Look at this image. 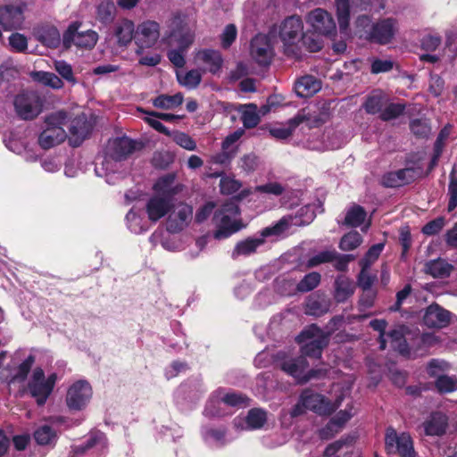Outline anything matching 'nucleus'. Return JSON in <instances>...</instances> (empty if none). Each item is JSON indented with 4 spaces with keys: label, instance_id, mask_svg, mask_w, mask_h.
Instances as JSON below:
<instances>
[{
    "label": "nucleus",
    "instance_id": "f257e3e1",
    "mask_svg": "<svg viewBox=\"0 0 457 457\" xmlns=\"http://www.w3.org/2000/svg\"><path fill=\"white\" fill-rule=\"evenodd\" d=\"M173 184L174 176L172 175L162 177L154 184L155 194L147 200L145 204L149 220L156 222L171 210V196L176 193Z\"/></svg>",
    "mask_w": 457,
    "mask_h": 457
},
{
    "label": "nucleus",
    "instance_id": "f03ea898",
    "mask_svg": "<svg viewBox=\"0 0 457 457\" xmlns=\"http://www.w3.org/2000/svg\"><path fill=\"white\" fill-rule=\"evenodd\" d=\"M195 39L194 31L180 19L175 17L171 22V31L168 37L163 38L170 46H178L179 49H172L168 53V58L176 67L181 68L185 65L184 54L193 44Z\"/></svg>",
    "mask_w": 457,
    "mask_h": 457
},
{
    "label": "nucleus",
    "instance_id": "7ed1b4c3",
    "mask_svg": "<svg viewBox=\"0 0 457 457\" xmlns=\"http://www.w3.org/2000/svg\"><path fill=\"white\" fill-rule=\"evenodd\" d=\"M109 155L104 157L101 164H96L95 171L99 177H106V182L112 184L113 173L120 166V162L131 154L135 149V142L129 137L116 138L110 143Z\"/></svg>",
    "mask_w": 457,
    "mask_h": 457
},
{
    "label": "nucleus",
    "instance_id": "20e7f679",
    "mask_svg": "<svg viewBox=\"0 0 457 457\" xmlns=\"http://www.w3.org/2000/svg\"><path fill=\"white\" fill-rule=\"evenodd\" d=\"M385 4L381 1L375 0H335L336 15L342 33H346L350 25L351 11L353 12L362 11L378 12L384 9Z\"/></svg>",
    "mask_w": 457,
    "mask_h": 457
},
{
    "label": "nucleus",
    "instance_id": "39448f33",
    "mask_svg": "<svg viewBox=\"0 0 457 457\" xmlns=\"http://www.w3.org/2000/svg\"><path fill=\"white\" fill-rule=\"evenodd\" d=\"M67 122V115L64 112H56L46 118V127L38 137L39 145L45 148H51L66 138L63 126Z\"/></svg>",
    "mask_w": 457,
    "mask_h": 457
},
{
    "label": "nucleus",
    "instance_id": "423d86ee",
    "mask_svg": "<svg viewBox=\"0 0 457 457\" xmlns=\"http://www.w3.org/2000/svg\"><path fill=\"white\" fill-rule=\"evenodd\" d=\"M278 34L283 42L285 53L287 55H296V44L300 42L303 35V21L298 16H290L284 20L278 29L271 34Z\"/></svg>",
    "mask_w": 457,
    "mask_h": 457
},
{
    "label": "nucleus",
    "instance_id": "0eeeda50",
    "mask_svg": "<svg viewBox=\"0 0 457 457\" xmlns=\"http://www.w3.org/2000/svg\"><path fill=\"white\" fill-rule=\"evenodd\" d=\"M239 209L234 202L226 203L218 212L215 213L214 221L217 227L213 234L215 239L220 240L237 232L241 227L237 220Z\"/></svg>",
    "mask_w": 457,
    "mask_h": 457
},
{
    "label": "nucleus",
    "instance_id": "6e6552de",
    "mask_svg": "<svg viewBox=\"0 0 457 457\" xmlns=\"http://www.w3.org/2000/svg\"><path fill=\"white\" fill-rule=\"evenodd\" d=\"M277 364L279 368L295 379L297 383H304L316 377L315 370L306 371L308 363L303 356L292 357L286 352L277 353Z\"/></svg>",
    "mask_w": 457,
    "mask_h": 457
},
{
    "label": "nucleus",
    "instance_id": "1a4fd4ad",
    "mask_svg": "<svg viewBox=\"0 0 457 457\" xmlns=\"http://www.w3.org/2000/svg\"><path fill=\"white\" fill-rule=\"evenodd\" d=\"M57 380L55 373L46 377L41 368H36L28 383V390L38 405H43L52 394Z\"/></svg>",
    "mask_w": 457,
    "mask_h": 457
},
{
    "label": "nucleus",
    "instance_id": "9d476101",
    "mask_svg": "<svg viewBox=\"0 0 457 457\" xmlns=\"http://www.w3.org/2000/svg\"><path fill=\"white\" fill-rule=\"evenodd\" d=\"M296 340L301 345V350L304 355L315 358L320 357L322 349L328 342V335L315 325H311L303 330Z\"/></svg>",
    "mask_w": 457,
    "mask_h": 457
},
{
    "label": "nucleus",
    "instance_id": "9b49d317",
    "mask_svg": "<svg viewBox=\"0 0 457 457\" xmlns=\"http://www.w3.org/2000/svg\"><path fill=\"white\" fill-rule=\"evenodd\" d=\"M281 224H275L272 227L263 228L261 233L254 237H246L237 242L231 253V257L237 259L240 256H249L255 253L259 248L264 245L265 238L270 236H279L278 228Z\"/></svg>",
    "mask_w": 457,
    "mask_h": 457
},
{
    "label": "nucleus",
    "instance_id": "f8f14e48",
    "mask_svg": "<svg viewBox=\"0 0 457 457\" xmlns=\"http://www.w3.org/2000/svg\"><path fill=\"white\" fill-rule=\"evenodd\" d=\"M335 408L336 406L330 401L326 400L323 395L311 390H305L301 395L300 402L293 408L291 415L293 417L298 416L303 411V409H309L318 414L325 415L331 413Z\"/></svg>",
    "mask_w": 457,
    "mask_h": 457
},
{
    "label": "nucleus",
    "instance_id": "ddd939ff",
    "mask_svg": "<svg viewBox=\"0 0 457 457\" xmlns=\"http://www.w3.org/2000/svg\"><path fill=\"white\" fill-rule=\"evenodd\" d=\"M386 449L389 453H397L400 457H415L413 442L408 433L398 434L395 429H386L385 436Z\"/></svg>",
    "mask_w": 457,
    "mask_h": 457
},
{
    "label": "nucleus",
    "instance_id": "4468645a",
    "mask_svg": "<svg viewBox=\"0 0 457 457\" xmlns=\"http://www.w3.org/2000/svg\"><path fill=\"white\" fill-rule=\"evenodd\" d=\"M30 0H11V4L0 8V24L6 29L21 27L24 20L23 11Z\"/></svg>",
    "mask_w": 457,
    "mask_h": 457
},
{
    "label": "nucleus",
    "instance_id": "2eb2a0df",
    "mask_svg": "<svg viewBox=\"0 0 457 457\" xmlns=\"http://www.w3.org/2000/svg\"><path fill=\"white\" fill-rule=\"evenodd\" d=\"M98 40V35L96 31L88 29L79 31V25L72 23L69 26L63 34L62 41L65 47H71L72 45L79 48L91 49Z\"/></svg>",
    "mask_w": 457,
    "mask_h": 457
},
{
    "label": "nucleus",
    "instance_id": "dca6fc26",
    "mask_svg": "<svg viewBox=\"0 0 457 457\" xmlns=\"http://www.w3.org/2000/svg\"><path fill=\"white\" fill-rule=\"evenodd\" d=\"M14 106L21 118L31 120L41 112L42 102L36 92H25L16 96Z\"/></svg>",
    "mask_w": 457,
    "mask_h": 457
},
{
    "label": "nucleus",
    "instance_id": "f3484780",
    "mask_svg": "<svg viewBox=\"0 0 457 457\" xmlns=\"http://www.w3.org/2000/svg\"><path fill=\"white\" fill-rule=\"evenodd\" d=\"M92 397V388L85 380L73 383L68 389L66 403L69 409L80 411L84 409Z\"/></svg>",
    "mask_w": 457,
    "mask_h": 457
},
{
    "label": "nucleus",
    "instance_id": "a211bd4d",
    "mask_svg": "<svg viewBox=\"0 0 457 457\" xmlns=\"http://www.w3.org/2000/svg\"><path fill=\"white\" fill-rule=\"evenodd\" d=\"M160 37V26L156 21H145L140 23L135 34V42L137 46V54H142L144 48H150L155 45Z\"/></svg>",
    "mask_w": 457,
    "mask_h": 457
},
{
    "label": "nucleus",
    "instance_id": "6ab92c4d",
    "mask_svg": "<svg viewBox=\"0 0 457 457\" xmlns=\"http://www.w3.org/2000/svg\"><path fill=\"white\" fill-rule=\"evenodd\" d=\"M306 21L313 31L320 35L332 36L336 33V22L332 15L324 9L316 8L310 12L306 17Z\"/></svg>",
    "mask_w": 457,
    "mask_h": 457
},
{
    "label": "nucleus",
    "instance_id": "aec40b11",
    "mask_svg": "<svg viewBox=\"0 0 457 457\" xmlns=\"http://www.w3.org/2000/svg\"><path fill=\"white\" fill-rule=\"evenodd\" d=\"M399 30L398 21L395 18H384L373 24L370 38L380 45L389 44Z\"/></svg>",
    "mask_w": 457,
    "mask_h": 457
},
{
    "label": "nucleus",
    "instance_id": "412c9836",
    "mask_svg": "<svg viewBox=\"0 0 457 457\" xmlns=\"http://www.w3.org/2000/svg\"><path fill=\"white\" fill-rule=\"evenodd\" d=\"M217 400L212 399L205 408V414L207 416H219L221 413L219 411L214 410L215 405L217 404L219 409H220L221 405H228V406H236V407H244L248 405V398L241 394H237L234 392H217L216 395Z\"/></svg>",
    "mask_w": 457,
    "mask_h": 457
},
{
    "label": "nucleus",
    "instance_id": "4be33fe9",
    "mask_svg": "<svg viewBox=\"0 0 457 457\" xmlns=\"http://www.w3.org/2000/svg\"><path fill=\"white\" fill-rule=\"evenodd\" d=\"M193 209L186 204H179L173 206L167 220V228L170 232L182 230L192 220Z\"/></svg>",
    "mask_w": 457,
    "mask_h": 457
},
{
    "label": "nucleus",
    "instance_id": "5701e85b",
    "mask_svg": "<svg viewBox=\"0 0 457 457\" xmlns=\"http://www.w3.org/2000/svg\"><path fill=\"white\" fill-rule=\"evenodd\" d=\"M316 214L312 205H304L301 207L295 216L288 215L283 217L276 224H281L278 233L281 235L288 228L292 226H304L310 224L315 218Z\"/></svg>",
    "mask_w": 457,
    "mask_h": 457
},
{
    "label": "nucleus",
    "instance_id": "b1692460",
    "mask_svg": "<svg viewBox=\"0 0 457 457\" xmlns=\"http://www.w3.org/2000/svg\"><path fill=\"white\" fill-rule=\"evenodd\" d=\"M411 331L403 325H399L386 333V344L389 343L390 346L399 352L401 354L409 353L408 341L412 339Z\"/></svg>",
    "mask_w": 457,
    "mask_h": 457
},
{
    "label": "nucleus",
    "instance_id": "393cba45",
    "mask_svg": "<svg viewBox=\"0 0 457 457\" xmlns=\"http://www.w3.org/2000/svg\"><path fill=\"white\" fill-rule=\"evenodd\" d=\"M420 175V168H405L397 171L386 173L382 177L381 182L386 187H396L413 181Z\"/></svg>",
    "mask_w": 457,
    "mask_h": 457
},
{
    "label": "nucleus",
    "instance_id": "a878e982",
    "mask_svg": "<svg viewBox=\"0 0 457 457\" xmlns=\"http://www.w3.org/2000/svg\"><path fill=\"white\" fill-rule=\"evenodd\" d=\"M450 320L451 312L436 303L427 307L423 315V322L428 328H445L449 324Z\"/></svg>",
    "mask_w": 457,
    "mask_h": 457
},
{
    "label": "nucleus",
    "instance_id": "bb28decb",
    "mask_svg": "<svg viewBox=\"0 0 457 457\" xmlns=\"http://www.w3.org/2000/svg\"><path fill=\"white\" fill-rule=\"evenodd\" d=\"M270 39L265 35H257L251 43V55L261 65H267L272 58Z\"/></svg>",
    "mask_w": 457,
    "mask_h": 457
},
{
    "label": "nucleus",
    "instance_id": "cd10ccee",
    "mask_svg": "<svg viewBox=\"0 0 457 457\" xmlns=\"http://www.w3.org/2000/svg\"><path fill=\"white\" fill-rule=\"evenodd\" d=\"M267 421V413L262 409L254 408L248 411L247 416L243 418H236L234 425L237 429L254 430L260 429Z\"/></svg>",
    "mask_w": 457,
    "mask_h": 457
},
{
    "label": "nucleus",
    "instance_id": "c85d7f7f",
    "mask_svg": "<svg viewBox=\"0 0 457 457\" xmlns=\"http://www.w3.org/2000/svg\"><path fill=\"white\" fill-rule=\"evenodd\" d=\"M195 61L198 65L212 73H216L221 68L223 59L219 51L213 49H202L195 53Z\"/></svg>",
    "mask_w": 457,
    "mask_h": 457
},
{
    "label": "nucleus",
    "instance_id": "c756f323",
    "mask_svg": "<svg viewBox=\"0 0 457 457\" xmlns=\"http://www.w3.org/2000/svg\"><path fill=\"white\" fill-rule=\"evenodd\" d=\"M135 24L129 19H121L113 26V35L119 46H128L133 38L135 39Z\"/></svg>",
    "mask_w": 457,
    "mask_h": 457
},
{
    "label": "nucleus",
    "instance_id": "7c9ffc66",
    "mask_svg": "<svg viewBox=\"0 0 457 457\" xmlns=\"http://www.w3.org/2000/svg\"><path fill=\"white\" fill-rule=\"evenodd\" d=\"M447 424V416L443 412L436 411L423 422V428L428 436H440L445 432Z\"/></svg>",
    "mask_w": 457,
    "mask_h": 457
},
{
    "label": "nucleus",
    "instance_id": "2f4dec72",
    "mask_svg": "<svg viewBox=\"0 0 457 457\" xmlns=\"http://www.w3.org/2000/svg\"><path fill=\"white\" fill-rule=\"evenodd\" d=\"M320 81L311 75L302 77L295 85V93L300 97H310L320 91Z\"/></svg>",
    "mask_w": 457,
    "mask_h": 457
},
{
    "label": "nucleus",
    "instance_id": "473e14b6",
    "mask_svg": "<svg viewBox=\"0 0 457 457\" xmlns=\"http://www.w3.org/2000/svg\"><path fill=\"white\" fill-rule=\"evenodd\" d=\"M352 416L353 413L351 411L345 410L339 411L337 416L330 420L327 427L320 431V436L322 438H328L335 433H337L342 426L346 423Z\"/></svg>",
    "mask_w": 457,
    "mask_h": 457
},
{
    "label": "nucleus",
    "instance_id": "72a5a7b5",
    "mask_svg": "<svg viewBox=\"0 0 457 457\" xmlns=\"http://www.w3.org/2000/svg\"><path fill=\"white\" fill-rule=\"evenodd\" d=\"M37 38L48 47H57L61 43V35L53 26L42 27L36 33Z\"/></svg>",
    "mask_w": 457,
    "mask_h": 457
},
{
    "label": "nucleus",
    "instance_id": "f704fd0d",
    "mask_svg": "<svg viewBox=\"0 0 457 457\" xmlns=\"http://www.w3.org/2000/svg\"><path fill=\"white\" fill-rule=\"evenodd\" d=\"M304 120L303 114H298L291 119L287 124L271 128L270 134L278 139H286L291 136L293 130Z\"/></svg>",
    "mask_w": 457,
    "mask_h": 457
},
{
    "label": "nucleus",
    "instance_id": "c9c22d12",
    "mask_svg": "<svg viewBox=\"0 0 457 457\" xmlns=\"http://www.w3.org/2000/svg\"><path fill=\"white\" fill-rule=\"evenodd\" d=\"M453 270V266L442 259L433 260L426 263L425 271L434 278H447Z\"/></svg>",
    "mask_w": 457,
    "mask_h": 457
},
{
    "label": "nucleus",
    "instance_id": "e433bc0d",
    "mask_svg": "<svg viewBox=\"0 0 457 457\" xmlns=\"http://www.w3.org/2000/svg\"><path fill=\"white\" fill-rule=\"evenodd\" d=\"M335 284V298L337 299V302H345L354 292L355 286L353 282L345 276H339L336 279Z\"/></svg>",
    "mask_w": 457,
    "mask_h": 457
},
{
    "label": "nucleus",
    "instance_id": "4c0bfd02",
    "mask_svg": "<svg viewBox=\"0 0 457 457\" xmlns=\"http://www.w3.org/2000/svg\"><path fill=\"white\" fill-rule=\"evenodd\" d=\"M239 112H241V120L245 128H254L260 122L261 116L256 104H249L242 105Z\"/></svg>",
    "mask_w": 457,
    "mask_h": 457
},
{
    "label": "nucleus",
    "instance_id": "58836bf2",
    "mask_svg": "<svg viewBox=\"0 0 457 457\" xmlns=\"http://www.w3.org/2000/svg\"><path fill=\"white\" fill-rule=\"evenodd\" d=\"M366 218L367 213L365 210L360 205H353L347 210L343 224L356 228L364 223Z\"/></svg>",
    "mask_w": 457,
    "mask_h": 457
},
{
    "label": "nucleus",
    "instance_id": "ea45409f",
    "mask_svg": "<svg viewBox=\"0 0 457 457\" xmlns=\"http://www.w3.org/2000/svg\"><path fill=\"white\" fill-rule=\"evenodd\" d=\"M90 131V124L87 121L84 115L76 117L71 124L70 132L75 140L81 142L88 135Z\"/></svg>",
    "mask_w": 457,
    "mask_h": 457
},
{
    "label": "nucleus",
    "instance_id": "a19ab883",
    "mask_svg": "<svg viewBox=\"0 0 457 457\" xmlns=\"http://www.w3.org/2000/svg\"><path fill=\"white\" fill-rule=\"evenodd\" d=\"M126 221L128 228L134 234H141L148 229L147 221L134 210L127 213Z\"/></svg>",
    "mask_w": 457,
    "mask_h": 457
},
{
    "label": "nucleus",
    "instance_id": "79ce46f5",
    "mask_svg": "<svg viewBox=\"0 0 457 457\" xmlns=\"http://www.w3.org/2000/svg\"><path fill=\"white\" fill-rule=\"evenodd\" d=\"M32 78L34 80L54 89H61L63 87L62 80L57 75L52 72L37 71L32 74Z\"/></svg>",
    "mask_w": 457,
    "mask_h": 457
},
{
    "label": "nucleus",
    "instance_id": "37998d69",
    "mask_svg": "<svg viewBox=\"0 0 457 457\" xmlns=\"http://www.w3.org/2000/svg\"><path fill=\"white\" fill-rule=\"evenodd\" d=\"M363 242V238L357 231H350L344 235L339 242L342 251L349 252L358 248Z\"/></svg>",
    "mask_w": 457,
    "mask_h": 457
},
{
    "label": "nucleus",
    "instance_id": "c03bdc74",
    "mask_svg": "<svg viewBox=\"0 0 457 457\" xmlns=\"http://www.w3.org/2000/svg\"><path fill=\"white\" fill-rule=\"evenodd\" d=\"M183 102V96L181 94H176L174 96L162 95L153 101V104L161 109H173L180 105Z\"/></svg>",
    "mask_w": 457,
    "mask_h": 457
},
{
    "label": "nucleus",
    "instance_id": "a18cd8bd",
    "mask_svg": "<svg viewBox=\"0 0 457 457\" xmlns=\"http://www.w3.org/2000/svg\"><path fill=\"white\" fill-rule=\"evenodd\" d=\"M116 14V6L112 1H104L97 7V19L103 23H110Z\"/></svg>",
    "mask_w": 457,
    "mask_h": 457
},
{
    "label": "nucleus",
    "instance_id": "49530a36",
    "mask_svg": "<svg viewBox=\"0 0 457 457\" xmlns=\"http://www.w3.org/2000/svg\"><path fill=\"white\" fill-rule=\"evenodd\" d=\"M35 440L38 445H46L53 444L56 439V434L51 427L41 426L34 433Z\"/></svg>",
    "mask_w": 457,
    "mask_h": 457
},
{
    "label": "nucleus",
    "instance_id": "de8ad7c7",
    "mask_svg": "<svg viewBox=\"0 0 457 457\" xmlns=\"http://www.w3.org/2000/svg\"><path fill=\"white\" fill-rule=\"evenodd\" d=\"M54 68L58 74L65 79L68 83L74 86L77 84V79L74 76L73 70L71 64L65 61L60 60L54 62Z\"/></svg>",
    "mask_w": 457,
    "mask_h": 457
},
{
    "label": "nucleus",
    "instance_id": "09e8293b",
    "mask_svg": "<svg viewBox=\"0 0 457 457\" xmlns=\"http://www.w3.org/2000/svg\"><path fill=\"white\" fill-rule=\"evenodd\" d=\"M178 79L181 85L188 88L196 87L202 79V74L198 70H191L184 75L177 73Z\"/></svg>",
    "mask_w": 457,
    "mask_h": 457
},
{
    "label": "nucleus",
    "instance_id": "8fccbe9b",
    "mask_svg": "<svg viewBox=\"0 0 457 457\" xmlns=\"http://www.w3.org/2000/svg\"><path fill=\"white\" fill-rule=\"evenodd\" d=\"M384 246L385 245L383 243L372 245L360 262L361 268L369 269L379 257L384 249Z\"/></svg>",
    "mask_w": 457,
    "mask_h": 457
},
{
    "label": "nucleus",
    "instance_id": "3c124183",
    "mask_svg": "<svg viewBox=\"0 0 457 457\" xmlns=\"http://www.w3.org/2000/svg\"><path fill=\"white\" fill-rule=\"evenodd\" d=\"M320 282V275L318 272H311L296 285L299 292H309L314 289Z\"/></svg>",
    "mask_w": 457,
    "mask_h": 457
},
{
    "label": "nucleus",
    "instance_id": "603ef678",
    "mask_svg": "<svg viewBox=\"0 0 457 457\" xmlns=\"http://www.w3.org/2000/svg\"><path fill=\"white\" fill-rule=\"evenodd\" d=\"M384 104V96L383 94L380 92H377L372 94L369 98L367 99L366 103L364 104V108L367 112L369 113H378L382 110V106Z\"/></svg>",
    "mask_w": 457,
    "mask_h": 457
},
{
    "label": "nucleus",
    "instance_id": "864d4df0",
    "mask_svg": "<svg viewBox=\"0 0 457 457\" xmlns=\"http://www.w3.org/2000/svg\"><path fill=\"white\" fill-rule=\"evenodd\" d=\"M436 386L440 393H451L457 390V378L450 376H439Z\"/></svg>",
    "mask_w": 457,
    "mask_h": 457
},
{
    "label": "nucleus",
    "instance_id": "5fc2aeb1",
    "mask_svg": "<svg viewBox=\"0 0 457 457\" xmlns=\"http://www.w3.org/2000/svg\"><path fill=\"white\" fill-rule=\"evenodd\" d=\"M203 436L210 445H220L225 442V433L220 429L206 428L203 431Z\"/></svg>",
    "mask_w": 457,
    "mask_h": 457
},
{
    "label": "nucleus",
    "instance_id": "6e6d98bb",
    "mask_svg": "<svg viewBox=\"0 0 457 457\" xmlns=\"http://www.w3.org/2000/svg\"><path fill=\"white\" fill-rule=\"evenodd\" d=\"M170 136L172 137L174 142L180 147L187 151L196 150V143L189 135L184 132L176 131L171 133Z\"/></svg>",
    "mask_w": 457,
    "mask_h": 457
},
{
    "label": "nucleus",
    "instance_id": "4d7b16f0",
    "mask_svg": "<svg viewBox=\"0 0 457 457\" xmlns=\"http://www.w3.org/2000/svg\"><path fill=\"white\" fill-rule=\"evenodd\" d=\"M34 361H35V358L33 355L28 356L17 368L16 372L12 376V380L13 381L25 380Z\"/></svg>",
    "mask_w": 457,
    "mask_h": 457
},
{
    "label": "nucleus",
    "instance_id": "13d9d810",
    "mask_svg": "<svg viewBox=\"0 0 457 457\" xmlns=\"http://www.w3.org/2000/svg\"><path fill=\"white\" fill-rule=\"evenodd\" d=\"M448 212L453 211L457 206V178L454 175V170L450 173V182L448 185Z\"/></svg>",
    "mask_w": 457,
    "mask_h": 457
},
{
    "label": "nucleus",
    "instance_id": "bf43d9fd",
    "mask_svg": "<svg viewBox=\"0 0 457 457\" xmlns=\"http://www.w3.org/2000/svg\"><path fill=\"white\" fill-rule=\"evenodd\" d=\"M237 35L236 26L234 24L227 25L220 35L221 46L225 49L228 48L237 38Z\"/></svg>",
    "mask_w": 457,
    "mask_h": 457
},
{
    "label": "nucleus",
    "instance_id": "052dcab7",
    "mask_svg": "<svg viewBox=\"0 0 457 457\" xmlns=\"http://www.w3.org/2000/svg\"><path fill=\"white\" fill-rule=\"evenodd\" d=\"M449 368V364L442 360H432L428 364V373L431 377L439 378V376H443L444 372L446 371Z\"/></svg>",
    "mask_w": 457,
    "mask_h": 457
},
{
    "label": "nucleus",
    "instance_id": "680f3d73",
    "mask_svg": "<svg viewBox=\"0 0 457 457\" xmlns=\"http://www.w3.org/2000/svg\"><path fill=\"white\" fill-rule=\"evenodd\" d=\"M9 45L12 49L18 53H23L28 48V40L25 36L20 33H12L9 37Z\"/></svg>",
    "mask_w": 457,
    "mask_h": 457
},
{
    "label": "nucleus",
    "instance_id": "e2e57ef3",
    "mask_svg": "<svg viewBox=\"0 0 457 457\" xmlns=\"http://www.w3.org/2000/svg\"><path fill=\"white\" fill-rule=\"evenodd\" d=\"M220 191L224 195H232L236 193L241 187V184L238 180L229 178L223 177L220 182Z\"/></svg>",
    "mask_w": 457,
    "mask_h": 457
},
{
    "label": "nucleus",
    "instance_id": "0e129e2a",
    "mask_svg": "<svg viewBox=\"0 0 457 457\" xmlns=\"http://www.w3.org/2000/svg\"><path fill=\"white\" fill-rule=\"evenodd\" d=\"M255 192L280 195L285 191V187L278 182H270L254 187Z\"/></svg>",
    "mask_w": 457,
    "mask_h": 457
},
{
    "label": "nucleus",
    "instance_id": "69168bd1",
    "mask_svg": "<svg viewBox=\"0 0 457 457\" xmlns=\"http://www.w3.org/2000/svg\"><path fill=\"white\" fill-rule=\"evenodd\" d=\"M404 111V105L402 104H390L381 112V118L384 120H393L401 115Z\"/></svg>",
    "mask_w": 457,
    "mask_h": 457
},
{
    "label": "nucleus",
    "instance_id": "338daca9",
    "mask_svg": "<svg viewBox=\"0 0 457 457\" xmlns=\"http://www.w3.org/2000/svg\"><path fill=\"white\" fill-rule=\"evenodd\" d=\"M442 42V38L437 34H427L425 35L421 41V47L426 51H435L440 46Z\"/></svg>",
    "mask_w": 457,
    "mask_h": 457
},
{
    "label": "nucleus",
    "instance_id": "774afa93",
    "mask_svg": "<svg viewBox=\"0 0 457 457\" xmlns=\"http://www.w3.org/2000/svg\"><path fill=\"white\" fill-rule=\"evenodd\" d=\"M445 226V220L443 217H439L427 223L423 227L422 232L427 236L436 235L440 232Z\"/></svg>",
    "mask_w": 457,
    "mask_h": 457
}]
</instances>
